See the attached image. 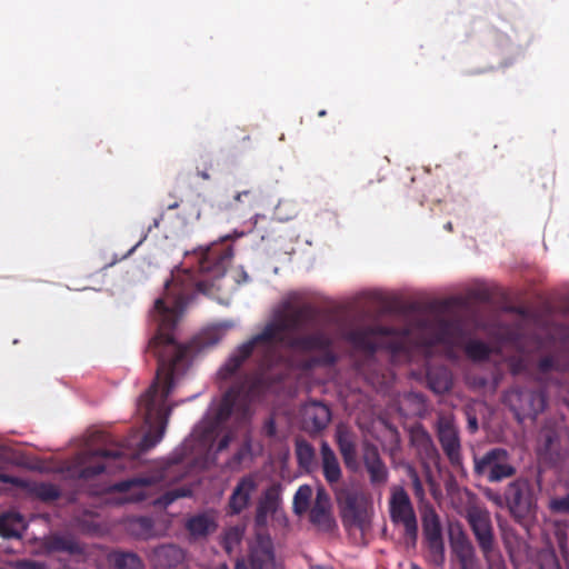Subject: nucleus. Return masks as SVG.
I'll return each instance as SVG.
<instances>
[{"label":"nucleus","instance_id":"1","mask_svg":"<svg viewBox=\"0 0 569 569\" xmlns=\"http://www.w3.org/2000/svg\"><path fill=\"white\" fill-rule=\"evenodd\" d=\"M196 258L197 270L184 269L173 273L166 282L163 296L154 301L151 317L157 321V332L149 341L147 352L157 358L158 366L153 382L137 402V412L149 430L138 442L137 449L129 453L131 459L139 458L163 438L171 411L167 399L189 369L194 352L192 345L177 341L174 329L194 296L210 293L213 281L224 276L233 258V249L224 241L213 242L196 252Z\"/></svg>","mask_w":569,"mask_h":569},{"label":"nucleus","instance_id":"2","mask_svg":"<svg viewBox=\"0 0 569 569\" xmlns=\"http://www.w3.org/2000/svg\"><path fill=\"white\" fill-rule=\"evenodd\" d=\"M317 317V308L309 302L301 306L284 302L282 310L276 312L261 332L230 355L219 371L220 377L229 379L251 356H256L261 370L270 369L280 361L283 346L302 355H311L299 361L297 367L301 370L336 365L338 356L333 351V339L326 330L316 329L287 337V332L301 331L307 325L315 322Z\"/></svg>","mask_w":569,"mask_h":569},{"label":"nucleus","instance_id":"3","mask_svg":"<svg viewBox=\"0 0 569 569\" xmlns=\"http://www.w3.org/2000/svg\"><path fill=\"white\" fill-rule=\"evenodd\" d=\"M389 515L392 523L403 526V541L415 548L418 541V521L409 495L402 487H395L389 499Z\"/></svg>","mask_w":569,"mask_h":569},{"label":"nucleus","instance_id":"4","mask_svg":"<svg viewBox=\"0 0 569 569\" xmlns=\"http://www.w3.org/2000/svg\"><path fill=\"white\" fill-rule=\"evenodd\" d=\"M473 471L489 482H501L516 475L517 469L511 462L510 453L500 447L491 448L482 456H473Z\"/></svg>","mask_w":569,"mask_h":569},{"label":"nucleus","instance_id":"5","mask_svg":"<svg viewBox=\"0 0 569 569\" xmlns=\"http://www.w3.org/2000/svg\"><path fill=\"white\" fill-rule=\"evenodd\" d=\"M131 446L129 440H124L118 449H96L83 455L82 462L86 465L80 468L78 478L90 480L106 471L107 468L122 470L126 463L122 461L127 455L124 449Z\"/></svg>","mask_w":569,"mask_h":569},{"label":"nucleus","instance_id":"6","mask_svg":"<svg viewBox=\"0 0 569 569\" xmlns=\"http://www.w3.org/2000/svg\"><path fill=\"white\" fill-rule=\"evenodd\" d=\"M467 520L480 551L488 559L496 545L495 531L489 510L477 502H469L465 509Z\"/></svg>","mask_w":569,"mask_h":569},{"label":"nucleus","instance_id":"7","mask_svg":"<svg viewBox=\"0 0 569 569\" xmlns=\"http://www.w3.org/2000/svg\"><path fill=\"white\" fill-rule=\"evenodd\" d=\"M436 435L451 467L463 470V457L459 429L450 415H441L436 422Z\"/></svg>","mask_w":569,"mask_h":569},{"label":"nucleus","instance_id":"8","mask_svg":"<svg viewBox=\"0 0 569 569\" xmlns=\"http://www.w3.org/2000/svg\"><path fill=\"white\" fill-rule=\"evenodd\" d=\"M397 329L382 325L360 326L355 328H345L341 332L342 338L352 345L356 349L373 356L379 348L378 339L393 337Z\"/></svg>","mask_w":569,"mask_h":569},{"label":"nucleus","instance_id":"9","mask_svg":"<svg viewBox=\"0 0 569 569\" xmlns=\"http://www.w3.org/2000/svg\"><path fill=\"white\" fill-rule=\"evenodd\" d=\"M506 402L516 418L522 421L526 418H536L542 412L547 406V397L540 389L519 388L506 396Z\"/></svg>","mask_w":569,"mask_h":569},{"label":"nucleus","instance_id":"10","mask_svg":"<svg viewBox=\"0 0 569 569\" xmlns=\"http://www.w3.org/2000/svg\"><path fill=\"white\" fill-rule=\"evenodd\" d=\"M537 456L541 463L556 467L566 456L561 445L560 426L555 421H547L540 429L537 440Z\"/></svg>","mask_w":569,"mask_h":569},{"label":"nucleus","instance_id":"11","mask_svg":"<svg viewBox=\"0 0 569 569\" xmlns=\"http://www.w3.org/2000/svg\"><path fill=\"white\" fill-rule=\"evenodd\" d=\"M503 499L510 513L516 518H525L536 508L533 488L527 478H518L508 483Z\"/></svg>","mask_w":569,"mask_h":569},{"label":"nucleus","instance_id":"12","mask_svg":"<svg viewBox=\"0 0 569 569\" xmlns=\"http://www.w3.org/2000/svg\"><path fill=\"white\" fill-rule=\"evenodd\" d=\"M248 561L250 569H276V552L271 536L259 530L249 545Z\"/></svg>","mask_w":569,"mask_h":569},{"label":"nucleus","instance_id":"13","mask_svg":"<svg viewBox=\"0 0 569 569\" xmlns=\"http://www.w3.org/2000/svg\"><path fill=\"white\" fill-rule=\"evenodd\" d=\"M258 489V481L254 475L241 477L234 486L227 503V515L238 516L251 503L252 496Z\"/></svg>","mask_w":569,"mask_h":569},{"label":"nucleus","instance_id":"14","mask_svg":"<svg viewBox=\"0 0 569 569\" xmlns=\"http://www.w3.org/2000/svg\"><path fill=\"white\" fill-rule=\"evenodd\" d=\"M362 461L372 486L380 487L387 483L389 472L375 445L370 442L363 443Z\"/></svg>","mask_w":569,"mask_h":569},{"label":"nucleus","instance_id":"15","mask_svg":"<svg viewBox=\"0 0 569 569\" xmlns=\"http://www.w3.org/2000/svg\"><path fill=\"white\" fill-rule=\"evenodd\" d=\"M331 421L330 408L317 400L309 401L302 409L303 428L309 433H319L325 430Z\"/></svg>","mask_w":569,"mask_h":569},{"label":"nucleus","instance_id":"16","mask_svg":"<svg viewBox=\"0 0 569 569\" xmlns=\"http://www.w3.org/2000/svg\"><path fill=\"white\" fill-rule=\"evenodd\" d=\"M157 482L156 477H133L116 482L112 488L114 491L128 493L124 498L127 502H141L150 497V489Z\"/></svg>","mask_w":569,"mask_h":569},{"label":"nucleus","instance_id":"17","mask_svg":"<svg viewBox=\"0 0 569 569\" xmlns=\"http://www.w3.org/2000/svg\"><path fill=\"white\" fill-rule=\"evenodd\" d=\"M281 505V485L273 483L269 486L260 497L257 509L254 522L256 526H266L269 515H274Z\"/></svg>","mask_w":569,"mask_h":569},{"label":"nucleus","instance_id":"18","mask_svg":"<svg viewBox=\"0 0 569 569\" xmlns=\"http://www.w3.org/2000/svg\"><path fill=\"white\" fill-rule=\"evenodd\" d=\"M240 392L239 388L232 387L223 393L211 423V431L222 429L231 418L234 409L238 407Z\"/></svg>","mask_w":569,"mask_h":569},{"label":"nucleus","instance_id":"19","mask_svg":"<svg viewBox=\"0 0 569 569\" xmlns=\"http://www.w3.org/2000/svg\"><path fill=\"white\" fill-rule=\"evenodd\" d=\"M320 456L323 477L328 485L335 489L342 477V470L335 451L327 441L321 442Z\"/></svg>","mask_w":569,"mask_h":569},{"label":"nucleus","instance_id":"20","mask_svg":"<svg viewBox=\"0 0 569 569\" xmlns=\"http://www.w3.org/2000/svg\"><path fill=\"white\" fill-rule=\"evenodd\" d=\"M336 442L346 467L350 470H356L358 461L355 435L347 428L339 427L336 431Z\"/></svg>","mask_w":569,"mask_h":569},{"label":"nucleus","instance_id":"21","mask_svg":"<svg viewBox=\"0 0 569 569\" xmlns=\"http://www.w3.org/2000/svg\"><path fill=\"white\" fill-rule=\"evenodd\" d=\"M218 523L214 517L210 513H198L189 518L186 522V529L193 538H204L214 532Z\"/></svg>","mask_w":569,"mask_h":569},{"label":"nucleus","instance_id":"22","mask_svg":"<svg viewBox=\"0 0 569 569\" xmlns=\"http://www.w3.org/2000/svg\"><path fill=\"white\" fill-rule=\"evenodd\" d=\"M26 530L23 516L17 511L0 515V536L6 539L21 538Z\"/></svg>","mask_w":569,"mask_h":569},{"label":"nucleus","instance_id":"23","mask_svg":"<svg viewBox=\"0 0 569 569\" xmlns=\"http://www.w3.org/2000/svg\"><path fill=\"white\" fill-rule=\"evenodd\" d=\"M435 339L440 343H453L462 335L459 321L439 318L435 321Z\"/></svg>","mask_w":569,"mask_h":569},{"label":"nucleus","instance_id":"24","mask_svg":"<svg viewBox=\"0 0 569 569\" xmlns=\"http://www.w3.org/2000/svg\"><path fill=\"white\" fill-rule=\"evenodd\" d=\"M44 547L50 552H67L77 555L82 551L78 541L69 535L53 533L46 538Z\"/></svg>","mask_w":569,"mask_h":569},{"label":"nucleus","instance_id":"25","mask_svg":"<svg viewBox=\"0 0 569 569\" xmlns=\"http://www.w3.org/2000/svg\"><path fill=\"white\" fill-rule=\"evenodd\" d=\"M453 551L459 561L460 569H476L478 559L476 556V549L470 540L461 538L457 540L453 546Z\"/></svg>","mask_w":569,"mask_h":569},{"label":"nucleus","instance_id":"26","mask_svg":"<svg viewBox=\"0 0 569 569\" xmlns=\"http://www.w3.org/2000/svg\"><path fill=\"white\" fill-rule=\"evenodd\" d=\"M108 560L114 569H143V560L132 551L113 550Z\"/></svg>","mask_w":569,"mask_h":569},{"label":"nucleus","instance_id":"27","mask_svg":"<svg viewBox=\"0 0 569 569\" xmlns=\"http://www.w3.org/2000/svg\"><path fill=\"white\" fill-rule=\"evenodd\" d=\"M126 529L136 539L147 540L153 536V520L147 516L128 519Z\"/></svg>","mask_w":569,"mask_h":569},{"label":"nucleus","instance_id":"28","mask_svg":"<svg viewBox=\"0 0 569 569\" xmlns=\"http://www.w3.org/2000/svg\"><path fill=\"white\" fill-rule=\"evenodd\" d=\"M309 520L315 527L323 532H330L337 527L331 512V507L312 506L309 513Z\"/></svg>","mask_w":569,"mask_h":569},{"label":"nucleus","instance_id":"29","mask_svg":"<svg viewBox=\"0 0 569 569\" xmlns=\"http://www.w3.org/2000/svg\"><path fill=\"white\" fill-rule=\"evenodd\" d=\"M430 389L436 393L448 392L452 387L451 373L446 368H435L427 372Z\"/></svg>","mask_w":569,"mask_h":569},{"label":"nucleus","instance_id":"30","mask_svg":"<svg viewBox=\"0 0 569 569\" xmlns=\"http://www.w3.org/2000/svg\"><path fill=\"white\" fill-rule=\"evenodd\" d=\"M422 530L427 542H435L442 539V529L438 515L430 510L422 518Z\"/></svg>","mask_w":569,"mask_h":569},{"label":"nucleus","instance_id":"31","mask_svg":"<svg viewBox=\"0 0 569 569\" xmlns=\"http://www.w3.org/2000/svg\"><path fill=\"white\" fill-rule=\"evenodd\" d=\"M156 556L163 566L172 568L182 562L184 555L181 548L176 545H164L156 549Z\"/></svg>","mask_w":569,"mask_h":569},{"label":"nucleus","instance_id":"32","mask_svg":"<svg viewBox=\"0 0 569 569\" xmlns=\"http://www.w3.org/2000/svg\"><path fill=\"white\" fill-rule=\"evenodd\" d=\"M296 456L298 465L305 470H311L315 466L316 452L311 443L306 440L296 442Z\"/></svg>","mask_w":569,"mask_h":569},{"label":"nucleus","instance_id":"33","mask_svg":"<svg viewBox=\"0 0 569 569\" xmlns=\"http://www.w3.org/2000/svg\"><path fill=\"white\" fill-rule=\"evenodd\" d=\"M312 497V488L308 485H302L298 488L293 496V511L296 515H303L310 506V500Z\"/></svg>","mask_w":569,"mask_h":569},{"label":"nucleus","instance_id":"34","mask_svg":"<svg viewBox=\"0 0 569 569\" xmlns=\"http://www.w3.org/2000/svg\"><path fill=\"white\" fill-rule=\"evenodd\" d=\"M465 352L473 361H485L489 359L491 349L481 340H470L465 347Z\"/></svg>","mask_w":569,"mask_h":569},{"label":"nucleus","instance_id":"35","mask_svg":"<svg viewBox=\"0 0 569 569\" xmlns=\"http://www.w3.org/2000/svg\"><path fill=\"white\" fill-rule=\"evenodd\" d=\"M242 535L243 532L239 527H230L224 531L221 546L228 555L232 553L234 548L241 542Z\"/></svg>","mask_w":569,"mask_h":569},{"label":"nucleus","instance_id":"36","mask_svg":"<svg viewBox=\"0 0 569 569\" xmlns=\"http://www.w3.org/2000/svg\"><path fill=\"white\" fill-rule=\"evenodd\" d=\"M417 446L428 459L435 460L439 458V452L432 441L431 436L428 432L423 431L420 436L417 437Z\"/></svg>","mask_w":569,"mask_h":569},{"label":"nucleus","instance_id":"37","mask_svg":"<svg viewBox=\"0 0 569 569\" xmlns=\"http://www.w3.org/2000/svg\"><path fill=\"white\" fill-rule=\"evenodd\" d=\"M548 508L553 515H569V493L551 498Z\"/></svg>","mask_w":569,"mask_h":569},{"label":"nucleus","instance_id":"38","mask_svg":"<svg viewBox=\"0 0 569 569\" xmlns=\"http://www.w3.org/2000/svg\"><path fill=\"white\" fill-rule=\"evenodd\" d=\"M336 499L339 505H342L346 509L355 511L357 509V498L355 495L347 490L337 489L335 487Z\"/></svg>","mask_w":569,"mask_h":569},{"label":"nucleus","instance_id":"39","mask_svg":"<svg viewBox=\"0 0 569 569\" xmlns=\"http://www.w3.org/2000/svg\"><path fill=\"white\" fill-rule=\"evenodd\" d=\"M537 369L542 375H547L551 371H558L560 369L559 361L552 355L545 356L541 359H539L537 363Z\"/></svg>","mask_w":569,"mask_h":569},{"label":"nucleus","instance_id":"40","mask_svg":"<svg viewBox=\"0 0 569 569\" xmlns=\"http://www.w3.org/2000/svg\"><path fill=\"white\" fill-rule=\"evenodd\" d=\"M430 557L436 565L445 562V543L443 540L427 542Z\"/></svg>","mask_w":569,"mask_h":569},{"label":"nucleus","instance_id":"41","mask_svg":"<svg viewBox=\"0 0 569 569\" xmlns=\"http://www.w3.org/2000/svg\"><path fill=\"white\" fill-rule=\"evenodd\" d=\"M430 557L436 565L445 562V543L443 540L427 542Z\"/></svg>","mask_w":569,"mask_h":569},{"label":"nucleus","instance_id":"42","mask_svg":"<svg viewBox=\"0 0 569 569\" xmlns=\"http://www.w3.org/2000/svg\"><path fill=\"white\" fill-rule=\"evenodd\" d=\"M38 495L44 501H54L60 497V491L54 485L43 483L39 487Z\"/></svg>","mask_w":569,"mask_h":569},{"label":"nucleus","instance_id":"43","mask_svg":"<svg viewBox=\"0 0 569 569\" xmlns=\"http://www.w3.org/2000/svg\"><path fill=\"white\" fill-rule=\"evenodd\" d=\"M234 200L239 202H246L248 207H253L259 201V192L257 189H248L243 191H239L234 196Z\"/></svg>","mask_w":569,"mask_h":569},{"label":"nucleus","instance_id":"44","mask_svg":"<svg viewBox=\"0 0 569 569\" xmlns=\"http://www.w3.org/2000/svg\"><path fill=\"white\" fill-rule=\"evenodd\" d=\"M408 476L412 482V489H413V493H415L416 498L422 500L425 498L426 493H425V488H423V485L420 480L418 472L416 471V469L409 468Z\"/></svg>","mask_w":569,"mask_h":569},{"label":"nucleus","instance_id":"45","mask_svg":"<svg viewBox=\"0 0 569 569\" xmlns=\"http://www.w3.org/2000/svg\"><path fill=\"white\" fill-rule=\"evenodd\" d=\"M250 453V445L244 443L242 445L237 452L232 456L231 460L229 461L230 467L239 466L246 457H248Z\"/></svg>","mask_w":569,"mask_h":569},{"label":"nucleus","instance_id":"46","mask_svg":"<svg viewBox=\"0 0 569 569\" xmlns=\"http://www.w3.org/2000/svg\"><path fill=\"white\" fill-rule=\"evenodd\" d=\"M313 506L331 507L330 497L323 487L317 489Z\"/></svg>","mask_w":569,"mask_h":569},{"label":"nucleus","instance_id":"47","mask_svg":"<svg viewBox=\"0 0 569 569\" xmlns=\"http://www.w3.org/2000/svg\"><path fill=\"white\" fill-rule=\"evenodd\" d=\"M163 219V213H161L158 218H154L153 219V222L152 224H150L148 227V230L147 232L142 236V238L138 241V243L136 246H133L128 252L127 254L123 256V258H127L128 256H130L148 237V233L153 229V228H158L160 226V222L161 220Z\"/></svg>","mask_w":569,"mask_h":569},{"label":"nucleus","instance_id":"48","mask_svg":"<svg viewBox=\"0 0 569 569\" xmlns=\"http://www.w3.org/2000/svg\"><path fill=\"white\" fill-rule=\"evenodd\" d=\"M0 482L9 483V485L16 486L18 488L26 487V482L21 478L11 476V475L1 473V472H0Z\"/></svg>","mask_w":569,"mask_h":569},{"label":"nucleus","instance_id":"49","mask_svg":"<svg viewBox=\"0 0 569 569\" xmlns=\"http://www.w3.org/2000/svg\"><path fill=\"white\" fill-rule=\"evenodd\" d=\"M187 492L184 490L176 489L168 491L163 495L162 499L166 505L173 502L177 498L186 497Z\"/></svg>","mask_w":569,"mask_h":569},{"label":"nucleus","instance_id":"50","mask_svg":"<svg viewBox=\"0 0 569 569\" xmlns=\"http://www.w3.org/2000/svg\"><path fill=\"white\" fill-rule=\"evenodd\" d=\"M466 415H467V428H468V431L470 433L477 432L478 429H479L477 416L473 412H471V411H467Z\"/></svg>","mask_w":569,"mask_h":569},{"label":"nucleus","instance_id":"51","mask_svg":"<svg viewBox=\"0 0 569 569\" xmlns=\"http://www.w3.org/2000/svg\"><path fill=\"white\" fill-rule=\"evenodd\" d=\"M233 438V435L231 432H227L224 433L220 440L218 441V445H217V449L216 451L217 452H221L223 451L224 449H227L229 447V443L231 442Z\"/></svg>","mask_w":569,"mask_h":569},{"label":"nucleus","instance_id":"52","mask_svg":"<svg viewBox=\"0 0 569 569\" xmlns=\"http://www.w3.org/2000/svg\"><path fill=\"white\" fill-rule=\"evenodd\" d=\"M233 279L238 284L247 283L250 280L249 274L242 268L234 270Z\"/></svg>","mask_w":569,"mask_h":569},{"label":"nucleus","instance_id":"53","mask_svg":"<svg viewBox=\"0 0 569 569\" xmlns=\"http://www.w3.org/2000/svg\"><path fill=\"white\" fill-rule=\"evenodd\" d=\"M22 569H49L44 562L36 560H26L21 565Z\"/></svg>","mask_w":569,"mask_h":569},{"label":"nucleus","instance_id":"54","mask_svg":"<svg viewBox=\"0 0 569 569\" xmlns=\"http://www.w3.org/2000/svg\"><path fill=\"white\" fill-rule=\"evenodd\" d=\"M93 440L94 441H103L106 443H109V442H112L111 439H110V436L106 435L104 432H96L93 435Z\"/></svg>","mask_w":569,"mask_h":569},{"label":"nucleus","instance_id":"55","mask_svg":"<svg viewBox=\"0 0 569 569\" xmlns=\"http://www.w3.org/2000/svg\"><path fill=\"white\" fill-rule=\"evenodd\" d=\"M267 428H268V435L269 436H273L274 431H276V427H274L273 420H269Z\"/></svg>","mask_w":569,"mask_h":569},{"label":"nucleus","instance_id":"56","mask_svg":"<svg viewBox=\"0 0 569 569\" xmlns=\"http://www.w3.org/2000/svg\"><path fill=\"white\" fill-rule=\"evenodd\" d=\"M487 497L489 499H491L492 501H495L496 503L500 505L501 503V497L499 495H493L491 496L490 493H487Z\"/></svg>","mask_w":569,"mask_h":569},{"label":"nucleus","instance_id":"57","mask_svg":"<svg viewBox=\"0 0 569 569\" xmlns=\"http://www.w3.org/2000/svg\"><path fill=\"white\" fill-rule=\"evenodd\" d=\"M473 297H475L476 299H479V300H487V298H488L487 293H485V292H480V291H479V292H475V293H473Z\"/></svg>","mask_w":569,"mask_h":569},{"label":"nucleus","instance_id":"58","mask_svg":"<svg viewBox=\"0 0 569 569\" xmlns=\"http://www.w3.org/2000/svg\"><path fill=\"white\" fill-rule=\"evenodd\" d=\"M198 176L201 177L203 180H208L210 178L209 173L206 170H198Z\"/></svg>","mask_w":569,"mask_h":569},{"label":"nucleus","instance_id":"59","mask_svg":"<svg viewBox=\"0 0 569 569\" xmlns=\"http://www.w3.org/2000/svg\"><path fill=\"white\" fill-rule=\"evenodd\" d=\"M310 569H335V568L331 566L312 565V566H310Z\"/></svg>","mask_w":569,"mask_h":569},{"label":"nucleus","instance_id":"60","mask_svg":"<svg viewBox=\"0 0 569 569\" xmlns=\"http://www.w3.org/2000/svg\"><path fill=\"white\" fill-rule=\"evenodd\" d=\"M179 206H180V203L178 201H174L172 203H169L167 208H168V210H173V209L179 208Z\"/></svg>","mask_w":569,"mask_h":569},{"label":"nucleus","instance_id":"61","mask_svg":"<svg viewBox=\"0 0 569 569\" xmlns=\"http://www.w3.org/2000/svg\"><path fill=\"white\" fill-rule=\"evenodd\" d=\"M416 310H417L416 303H410L409 306L406 307V311H416Z\"/></svg>","mask_w":569,"mask_h":569},{"label":"nucleus","instance_id":"62","mask_svg":"<svg viewBox=\"0 0 569 569\" xmlns=\"http://www.w3.org/2000/svg\"><path fill=\"white\" fill-rule=\"evenodd\" d=\"M218 340L219 339H214V340H212V341H210L208 343H204V346H213V345H216L218 342Z\"/></svg>","mask_w":569,"mask_h":569},{"label":"nucleus","instance_id":"63","mask_svg":"<svg viewBox=\"0 0 569 569\" xmlns=\"http://www.w3.org/2000/svg\"><path fill=\"white\" fill-rule=\"evenodd\" d=\"M326 113H327V112H326V110H321V111H319V112H318V116H319V117H325V116H326Z\"/></svg>","mask_w":569,"mask_h":569},{"label":"nucleus","instance_id":"64","mask_svg":"<svg viewBox=\"0 0 569 569\" xmlns=\"http://www.w3.org/2000/svg\"><path fill=\"white\" fill-rule=\"evenodd\" d=\"M446 228H447L448 230H452V224H451V222H448V223L446 224Z\"/></svg>","mask_w":569,"mask_h":569}]
</instances>
